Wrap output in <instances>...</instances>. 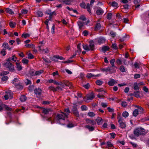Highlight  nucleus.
<instances>
[{"label":"nucleus","mask_w":149,"mask_h":149,"mask_svg":"<svg viewBox=\"0 0 149 149\" xmlns=\"http://www.w3.org/2000/svg\"><path fill=\"white\" fill-rule=\"evenodd\" d=\"M105 39L104 38H100L96 39L94 40V42L93 40H91L89 41V45L88 46L87 45H83V47L84 49L86 50L89 51L90 50L93 51L94 49V42L99 44H101L104 43L105 41Z\"/></svg>","instance_id":"1"},{"label":"nucleus","mask_w":149,"mask_h":149,"mask_svg":"<svg viewBox=\"0 0 149 149\" xmlns=\"http://www.w3.org/2000/svg\"><path fill=\"white\" fill-rule=\"evenodd\" d=\"M133 133L135 136L138 137L141 135H145L147 133V132H145L144 129L140 127L135 129L134 130Z\"/></svg>","instance_id":"2"},{"label":"nucleus","mask_w":149,"mask_h":149,"mask_svg":"<svg viewBox=\"0 0 149 149\" xmlns=\"http://www.w3.org/2000/svg\"><path fill=\"white\" fill-rule=\"evenodd\" d=\"M67 117L63 112H61V113H58L57 115V118L58 119V121L60 123L59 124L61 125L65 124V119Z\"/></svg>","instance_id":"3"},{"label":"nucleus","mask_w":149,"mask_h":149,"mask_svg":"<svg viewBox=\"0 0 149 149\" xmlns=\"http://www.w3.org/2000/svg\"><path fill=\"white\" fill-rule=\"evenodd\" d=\"M53 83L56 85H59L61 86L63 88L64 87V85H65L66 86L69 87L70 88L72 86V84L71 82L65 80L63 81L62 82H57L54 80Z\"/></svg>","instance_id":"4"},{"label":"nucleus","mask_w":149,"mask_h":149,"mask_svg":"<svg viewBox=\"0 0 149 149\" xmlns=\"http://www.w3.org/2000/svg\"><path fill=\"white\" fill-rule=\"evenodd\" d=\"M94 95L93 93H92L86 95V97L84 98V101L86 102H88L90 100H92L94 97Z\"/></svg>","instance_id":"5"},{"label":"nucleus","mask_w":149,"mask_h":149,"mask_svg":"<svg viewBox=\"0 0 149 149\" xmlns=\"http://www.w3.org/2000/svg\"><path fill=\"white\" fill-rule=\"evenodd\" d=\"M4 65L7 68H8L9 70L10 71H12L14 69V67L13 65L10 62H9V61H8V62L4 63Z\"/></svg>","instance_id":"6"},{"label":"nucleus","mask_w":149,"mask_h":149,"mask_svg":"<svg viewBox=\"0 0 149 149\" xmlns=\"http://www.w3.org/2000/svg\"><path fill=\"white\" fill-rule=\"evenodd\" d=\"M118 122L119 123L120 125L121 128H124L125 127L126 125L125 123L123 122V119L120 117L118 118Z\"/></svg>","instance_id":"7"},{"label":"nucleus","mask_w":149,"mask_h":149,"mask_svg":"<svg viewBox=\"0 0 149 149\" xmlns=\"http://www.w3.org/2000/svg\"><path fill=\"white\" fill-rule=\"evenodd\" d=\"M108 69V73L110 74H111L115 72H116V68H117L116 66H110L107 67Z\"/></svg>","instance_id":"8"},{"label":"nucleus","mask_w":149,"mask_h":149,"mask_svg":"<svg viewBox=\"0 0 149 149\" xmlns=\"http://www.w3.org/2000/svg\"><path fill=\"white\" fill-rule=\"evenodd\" d=\"M13 93L10 91H8L6 93V94L4 96V97L6 100H8L9 97H12Z\"/></svg>","instance_id":"9"},{"label":"nucleus","mask_w":149,"mask_h":149,"mask_svg":"<svg viewBox=\"0 0 149 149\" xmlns=\"http://www.w3.org/2000/svg\"><path fill=\"white\" fill-rule=\"evenodd\" d=\"M72 111L75 116L77 117H79V113L77 110V106L75 105L73 107Z\"/></svg>","instance_id":"10"},{"label":"nucleus","mask_w":149,"mask_h":149,"mask_svg":"<svg viewBox=\"0 0 149 149\" xmlns=\"http://www.w3.org/2000/svg\"><path fill=\"white\" fill-rule=\"evenodd\" d=\"M46 14L49 15V20H51L53 17L54 15H55V12H51L50 10H46Z\"/></svg>","instance_id":"11"},{"label":"nucleus","mask_w":149,"mask_h":149,"mask_svg":"<svg viewBox=\"0 0 149 149\" xmlns=\"http://www.w3.org/2000/svg\"><path fill=\"white\" fill-rule=\"evenodd\" d=\"M101 75L100 74H98L96 75H94L92 73H88L87 74L86 77L88 78H91L92 77H97L100 76Z\"/></svg>","instance_id":"12"},{"label":"nucleus","mask_w":149,"mask_h":149,"mask_svg":"<svg viewBox=\"0 0 149 149\" xmlns=\"http://www.w3.org/2000/svg\"><path fill=\"white\" fill-rule=\"evenodd\" d=\"M42 112L45 114H47L51 113V110L49 109H44L42 110Z\"/></svg>","instance_id":"13"},{"label":"nucleus","mask_w":149,"mask_h":149,"mask_svg":"<svg viewBox=\"0 0 149 149\" xmlns=\"http://www.w3.org/2000/svg\"><path fill=\"white\" fill-rule=\"evenodd\" d=\"M77 23L79 26V30H81L82 28L84 25V22L80 21H78Z\"/></svg>","instance_id":"14"},{"label":"nucleus","mask_w":149,"mask_h":149,"mask_svg":"<svg viewBox=\"0 0 149 149\" xmlns=\"http://www.w3.org/2000/svg\"><path fill=\"white\" fill-rule=\"evenodd\" d=\"M42 90L41 89L38 88H36L34 90V92L36 94L38 95H40L41 93Z\"/></svg>","instance_id":"15"},{"label":"nucleus","mask_w":149,"mask_h":149,"mask_svg":"<svg viewBox=\"0 0 149 149\" xmlns=\"http://www.w3.org/2000/svg\"><path fill=\"white\" fill-rule=\"evenodd\" d=\"M16 68L17 70L19 71L22 70V66L21 65V63L16 62Z\"/></svg>","instance_id":"16"},{"label":"nucleus","mask_w":149,"mask_h":149,"mask_svg":"<svg viewBox=\"0 0 149 149\" xmlns=\"http://www.w3.org/2000/svg\"><path fill=\"white\" fill-rule=\"evenodd\" d=\"M17 58L14 56H13L12 57L8 58L7 59L8 61H13L15 62H16Z\"/></svg>","instance_id":"17"},{"label":"nucleus","mask_w":149,"mask_h":149,"mask_svg":"<svg viewBox=\"0 0 149 149\" xmlns=\"http://www.w3.org/2000/svg\"><path fill=\"white\" fill-rule=\"evenodd\" d=\"M36 16L37 17H42L43 15L42 12L38 10L36 12Z\"/></svg>","instance_id":"18"},{"label":"nucleus","mask_w":149,"mask_h":149,"mask_svg":"<svg viewBox=\"0 0 149 149\" xmlns=\"http://www.w3.org/2000/svg\"><path fill=\"white\" fill-rule=\"evenodd\" d=\"M85 127L88 129L89 131H93L94 130V127L93 126H91L89 125H86Z\"/></svg>","instance_id":"19"},{"label":"nucleus","mask_w":149,"mask_h":149,"mask_svg":"<svg viewBox=\"0 0 149 149\" xmlns=\"http://www.w3.org/2000/svg\"><path fill=\"white\" fill-rule=\"evenodd\" d=\"M96 121L98 125L102 124L103 122L102 119L101 118L99 117H98L96 119Z\"/></svg>","instance_id":"20"},{"label":"nucleus","mask_w":149,"mask_h":149,"mask_svg":"<svg viewBox=\"0 0 149 149\" xmlns=\"http://www.w3.org/2000/svg\"><path fill=\"white\" fill-rule=\"evenodd\" d=\"M39 47L40 50L41 51L42 53H48L49 51V50L47 48L42 49L40 46H39Z\"/></svg>","instance_id":"21"},{"label":"nucleus","mask_w":149,"mask_h":149,"mask_svg":"<svg viewBox=\"0 0 149 149\" xmlns=\"http://www.w3.org/2000/svg\"><path fill=\"white\" fill-rule=\"evenodd\" d=\"M115 83V80L113 79H110V81L108 82V84L109 86H113Z\"/></svg>","instance_id":"22"},{"label":"nucleus","mask_w":149,"mask_h":149,"mask_svg":"<svg viewBox=\"0 0 149 149\" xmlns=\"http://www.w3.org/2000/svg\"><path fill=\"white\" fill-rule=\"evenodd\" d=\"M103 13V10L100 8L96 11V13L98 15H101Z\"/></svg>","instance_id":"23"},{"label":"nucleus","mask_w":149,"mask_h":149,"mask_svg":"<svg viewBox=\"0 0 149 149\" xmlns=\"http://www.w3.org/2000/svg\"><path fill=\"white\" fill-rule=\"evenodd\" d=\"M5 11L6 13L10 14L13 15L14 14V12L11 9L9 8H6L5 10Z\"/></svg>","instance_id":"24"},{"label":"nucleus","mask_w":149,"mask_h":149,"mask_svg":"<svg viewBox=\"0 0 149 149\" xmlns=\"http://www.w3.org/2000/svg\"><path fill=\"white\" fill-rule=\"evenodd\" d=\"M64 114L68 117V116L69 115L70 111L68 108L65 109L64 110Z\"/></svg>","instance_id":"25"},{"label":"nucleus","mask_w":149,"mask_h":149,"mask_svg":"<svg viewBox=\"0 0 149 149\" xmlns=\"http://www.w3.org/2000/svg\"><path fill=\"white\" fill-rule=\"evenodd\" d=\"M35 70L33 69H31L29 71V74L31 76H35Z\"/></svg>","instance_id":"26"},{"label":"nucleus","mask_w":149,"mask_h":149,"mask_svg":"<svg viewBox=\"0 0 149 149\" xmlns=\"http://www.w3.org/2000/svg\"><path fill=\"white\" fill-rule=\"evenodd\" d=\"M109 48L107 46H104L102 48V50L104 52H105L106 51L109 50Z\"/></svg>","instance_id":"27"},{"label":"nucleus","mask_w":149,"mask_h":149,"mask_svg":"<svg viewBox=\"0 0 149 149\" xmlns=\"http://www.w3.org/2000/svg\"><path fill=\"white\" fill-rule=\"evenodd\" d=\"M139 113V112L138 109H135L133 111V115L134 116L136 117L138 116Z\"/></svg>","instance_id":"28"},{"label":"nucleus","mask_w":149,"mask_h":149,"mask_svg":"<svg viewBox=\"0 0 149 149\" xmlns=\"http://www.w3.org/2000/svg\"><path fill=\"white\" fill-rule=\"evenodd\" d=\"M16 88L19 89H22L23 87L22 85L20 84H17L15 85Z\"/></svg>","instance_id":"29"},{"label":"nucleus","mask_w":149,"mask_h":149,"mask_svg":"<svg viewBox=\"0 0 149 149\" xmlns=\"http://www.w3.org/2000/svg\"><path fill=\"white\" fill-rule=\"evenodd\" d=\"M81 108L82 111H86L88 109V107L85 105L82 106L81 107Z\"/></svg>","instance_id":"30"},{"label":"nucleus","mask_w":149,"mask_h":149,"mask_svg":"<svg viewBox=\"0 0 149 149\" xmlns=\"http://www.w3.org/2000/svg\"><path fill=\"white\" fill-rule=\"evenodd\" d=\"M96 84L100 86L103 83V81L100 80H98L96 81Z\"/></svg>","instance_id":"31"},{"label":"nucleus","mask_w":149,"mask_h":149,"mask_svg":"<svg viewBox=\"0 0 149 149\" xmlns=\"http://www.w3.org/2000/svg\"><path fill=\"white\" fill-rule=\"evenodd\" d=\"M26 99V96L24 95H22L20 98V100L22 102H24Z\"/></svg>","instance_id":"32"},{"label":"nucleus","mask_w":149,"mask_h":149,"mask_svg":"<svg viewBox=\"0 0 149 149\" xmlns=\"http://www.w3.org/2000/svg\"><path fill=\"white\" fill-rule=\"evenodd\" d=\"M62 1L67 5L70 4L71 2V1L70 0H62Z\"/></svg>","instance_id":"33"},{"label":"nucleus","mask_w":149,"mask_h":149,"mask_svg":"<svg viewBox=\"0 0 149 149\" xmlns=\"http://www.w3.org/2000/svg\"><path fill=\"white\" fill-rule=\"evenodd\" d=\"M15 22H13V21H11L9 23V25L11 28H14L15 27Z\"/></svg>","instance_id":"34"},{"label":"nucleus","mask_w":149,"mask_h":149,"mask_svg":"<svg viewBox=\"0 0 149 149\" xmlns=\"http://www.w3.org/2000/svg\"><path fill=\"white\" fill-rule=\"evenodd\" d=\"M101 26L100 23H97L96 24L95 27V30H99L100 29Z\"/></svg>","instance_id":"35"},{"label":"nucleus","mask_w":149,"mask_h":149,"mask_svg":"<svg viewBox=\"0 0 149 149\" xmlns=\"http://www.w3.org/2000/svg\"><path fill=\"white\" fill-rule=\"evenodd\" d=\"M43 72V70H40L39 71H35V76L36 75H37L38 76L40 74L42 73Z\"/></svg>","instance_id":"36"},{"label":"nucleus","mask_w":149,"mask_h":149,"mask_svg":"<svg viewBox=\"0 0 149 149\" xmlns=\"http://www.w3.org/2000/svg\"><path fill=\"white\" fill-rule=\"evenodd\" d=\"M22 62L24 64H27L29 62V61L27 59L24 58L22 60Z\"/></svg>","instance_id":"37"},{"label":"nucleus","mask_w":149,"mask_h":149,"mask_svg":"<svg viewBox=\"0 0 149 149\" xmlns=\"http://www.w3.org/2000/svg\"><path fill=\"white\" fill-rule=\"evenodd\" d=\"M115 60V59L113 58L111 59L110 61V63L111 66H116L114 65V62Z\"/></svg>","instance_id":"38"},{"label":"nucleus","mask_w":149,"mask_h":149,"mask_svg":"<svg viewBox=\"0 0 149 149\" xmlns=\"http://www.w3.org/2000/svg\"><path fill=\"white\" fill-rule=\"evenodd\" d=\"M122 116L123 117L126 118L129 116V113L128 112L125 111L123 112Z\"/></svg>","instance_id":"39"},{"label":"nucleus","mask_w":149,"mask_h":149,"mask_svg":"<svg viewBox=\"0 0 149 149\" xmlns=\"http://www.w3.org/2000/svg\"><path fill=\"white\" fill-rule=\"evenodd\" d=\"M138 109L139 112V113H143L144 111V109L141 107H140V108L138 109Z\"/></svg>","instance_id":"40"},{"label":"nucleus","mask_w":149,"mask_h":149,"mask_svg":"<svg viewBox=\"0 0 149 149\" xmlns=\"http://www.w3.org/2000/svg\"><path fill=\"white\" fill-rule=\"evenodd\" d=\"M134 96L137 97L138 98L140 97L139 92V91H137L136 92H134Z\"/></svg>","instance_id":"41"},{"label":"nucleus","mask_w":149,"mask_h":149,"mask_svg":"<svg viewBox=\"0 0 149 149\" xmlns=\"http://www.w3.org/2000/svg\"><path fill=\"white\" fill-rule=\"evenodd\" d=\"M112 16V14L111 13H108L107 15V18L109 19H110L111 18V17Z\"/></svg>","instance_id":"42"},{"label":"nucleus","mask_w":149,"mask_h":149,"mask_svg":"<svg viewBox=\"0 0 149 149\" xmlns=\"http://www.w3.org/2000/svg\"><path fill=\"white\" fill-rule=\"evenodd\" d=\"M48 89L53 91H56V88H54V86H51L48 87Z\"/></svg>","instance_id":"43"},{"label":"nucleus","mask_w":149,"mask_h":149,"mask_svg":"<svg viewBox=\"0 0 149 149\" xmlns=\"http://www.w3.org/2000/svg\"><path fill=\"white\" fill-rule=\"evenodd\" d=\"M88 115L90 117H93L95 115V114L93 112H88Z\"/></svg>","instance_id":"44"},{"label":"nucleus","mask_w":149,"mask_h":149,"mask_svg":"<svg viewBox=\"0 0 149 149\" xmlns=\"http://www.w3.org/2000/svg\"><path fill=\"white\" fill-rule=\"evenodd\" d=\"M30 35L28 33H23L22 34V37L23 38H26L29 37Z\"/></svg>","instance_id":"45"},{"label":"nucleus","mask_w":149,"mask_h":149,"mask_svg":"<svg viewBox=\"0 0 149 149\" xmlns=\"http://www.w3.org/2000/svg\"><path fill=\"white\" fill-rule=\"evenodd\" d=\"M64 85V87H65V85ZM64 88H63L62 86H58L56 88V91L57 90H60L61 91H62V90L63 88H64Z\"/></svg>","instance_id":"46"},{"label":"nucleus","mask_w":149,"mask_h":149,"mask_svg":"<svg viewBox=\"0 0 149 149\" xmlns=\"http://www.w3.org/2000/svg\"><path fill=\"white\" fill-rule=\"evenodd\" d=\"M101 71L106 72L107 74L109 73L107 67L101 69Z\"/></svg>","instance_id":"47"},{"label":"nucleus","mask_w":149,"mask_h":149,"mask_svg":"<svg viewBox=\"0 0 149 149\" xmlns=\"http://www.w3.org/2000/svg\"><path fill=\"white\" fill-rule=\"evenodd\" d=\"M28 11L26 9H22L21 11V13L23 14H25L27 13Z\"/></svg>","instance_id":"48"},{"label":"nucleus","mask_w":149,"mask_h":149,"mask_svg":"<svg viewBox=\"0 0 149 149\" xmlns=\"http://www.w3.org/2000/svg\"><path fill=\"white\" fill-rule=\"evenodd\" d=\"M134 89L136 90L139 89V87L136 83L134 84Z\"/></svg>","instance_id":"49"},{"label":"nucleus","mask_w":149,"mask_h":149,"mask_svg":"<svg viewBox=\"0 0 149 149\" xmlns=\"http://www.w3.org/2000/svg\"><path fill=\"white\" fill-rule=\"evenodd\" d=\"M111 5L113 7H116L118 6V3L115 1H113Z\"/></svg>","instance_id":"50"},{"label":"nucleus","mask_w":149,"mask_h":149,"mask_svg":"<svg viewBox=\"0 0 149 149\" xmlns=\"http://www.w3.org/2000/svg\"><path fill=\"white\" fill-rule=\"evenodd\" d=\"M86 8L88 11L89 12V13H91V10L90 9V5L89 3H88L86 6Z\"/></svg>","instance_id":"51"},{"label":"nucleus","mask_w":149,"mask_h":149,"mask_svg":"<svg viewBox=\"0 0 149 149\" xmlns=\"http://www.w3.org/2000/svg\"><path fill=\"white\" fill-rule=\"evenodd\" d=\"M120 70L122 72H124L125 71V67L121 65L120 68Z\"/></svg>","instance_id":"52"},{"label":"nucleus","mask_w":149,"mask_h":149,"mask_svg":"<svg viewBox=\"0 0 149 149\" xmlns=\"http://www.w3.org/2000/svg\"><path fill=\"white\" fill-rule=\"evenodd\" d=\"M88 123L93 125H94L96 124L95 122L93 120H89Z\"/></svg>","instance_id":"53"},{"label":"nucleus","mask_w":149,"mask_h":149,"mask_svg":"<svg viewBox=\"0 0 149 149\" xmlns=\"http://www.w3.org/2000/svg\"><path fill=\"white\" fill-rule=\"evenodd\" d=\"M25 83L26 85H28L31 84V81L30 80L27 79L25 81Z\"/></svg>","instance_id":"54"},{"label":"nucleus","mask_w":149,"mask_h":149,"mask_svg":"<svg viewBox=\"0 0 149 149\" xmlns=\"http://www.w3.org/2000/svg\"><path fill=\"white\" fill-rule=\"evenodd\" d=\"M28 58L30 59H32L34 58L33 56L31 53H29L28 54Z\"/></svg>","instance_id":"55"},{"label":"nucleus","mask_w":149,"mask_h":149,"mask_svg":"<svg viewBox=\"0 0 149 149\" xmlns=\"http://www.w3.org/2000/svg\"><path fill=\"white\" fill-rule=\"evenodd\" d=\"M3 46L5 49H8L9 47L8 44L6 43H4L3 44Z\"/></svg>","instance_id":"56"},{"label":"nucleus","mask_w":149,"mask_h":149,"mask_svg":"<svg viewBox=\"0 0 149 149\" xmlns=\"http://www.w3.org/2000/svg\"><path fill=\"white\" fill-rule=\"evenodd\" d=\"M79 19L82 20L83 21H85L86 20V18L84 16H81L79 18Z\"/></svg>","instance_id":"57"},{"label":"nucleus","mask_w":149,"mask_h":149,"mask_svg":"<svg viewBox=\"0 0 149 149\" xmlns=\"http://www.w3.org/2000/svg\"><path fill=\"white\" fill-rule=\"evenodd\" d=\"M80 6L82 8H85V4L84 2H82L80 4Z\"/></svg>","instance_id":"58"},{"label":"nucleus","mask_w":149,"mask_h":149,"mask_svg":"<svg viewBox=\"0 0 149 149\" xmlns=\"http://www.w3.org/2000/svg\"><path fill=\"white\" fill-rule=\"evenodd\" d=\"M127 103L125 102H122L121 105L122 106L125 107L127 105Z\"/></svg>","instance_id":"59"},{"label":"nucleus","mask_w":149,"mask_h":149,"mask_svg":"<svg viewBox=\"0 0 149 149\" xmlns=\"http://www.w3.org/2000/svg\"><path fill=\"white\" fill-rule=\"evenodd\" d=\"M81 45V44H79L77 46V50L79 52H81V49L80 47Z\"/></svg>","instance_id":"60"},{"label":"nucleus","mask_w":149,"mask_h":149,"mask_svg":"<svg viewBox=\"0 0 149 149\" xmlns=\"http://www.w3.org/2000/svg\"><path fill=\"white\" fill-rule=\"evenodd\" d=\"M112 47L113 49H117V45L116 44H113L112 45Z\"/></svg>","instance_id":"61"},{"label":"nucleus","mask_w":149,"mask_h":149,"mask_svg":"<svg viewBox=\"0 0 149 149\" xmlns=\"http://www.w3.org/2000/svg\"><path fill=\"white\" fill-rule=\"evenodd\" d=\"M83 35L84 36H87L88 34V32L86 30L84 31L82 33Z\"/></svg>","instance_id":"62"},{"label":"nucleus","mask_w":149,"mask_h":149,"mask_svg":"<svg viewBox=\"0 0 149 149\" xmlns=\"http://www.w3.org/2000/svg\"><path fill=\"white\" fill-rule=\"evenodd\" d=\"M110 34L113 37H114L115 36L116 34V33L113 31H111L110 33Z\"/></svg>","instance_id":"63"},{"label":"nucleus","mask_w":149,"mask_h":149,"mask_svg":"<svg viewBox=\"0 0 149 149\" xmlns=\"http://www.w3.org/2000/svg\"><path fill=\"white\" fill-rule=\"evenodd\" d=\"M116 62L117 63V64L118 65H120L121 64L122 61L121 59H118L116 60Z\"/></svg>","instance_id":"64"}]
</instances>
